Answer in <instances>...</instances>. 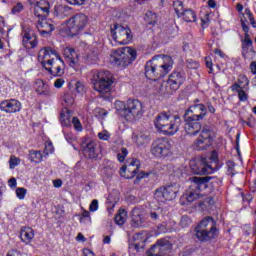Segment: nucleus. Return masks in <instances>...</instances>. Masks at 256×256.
I'll return each instance as SVG.
<instances>
[{"label":"nucleus","instance_id":"obj_46","mask_svg":"<svg viewBox=\"0 0 256 256\" xmlns=\"http://www.w3.org/2000/svg\"><path fill=\"white\" fill-rule=\"evenodd\" d=\"M189 225H191V218L188 216H183L180 220V226L182 229H185L186 227H189Z\"/></svg>","mask_w":256,"mask_h":256},{"label":"nucleus","instance_id":"obj_44","mask_svg":"<svg viewBox=\"0 0 256 256\" xmlns=\"http://www.w3.org/2000/svg\"><path fill=\"white\" fill-rule=\"evenodd\" d=\"M60 121L63 127H69V125H71V119L69 118V115L63 113L60 114Z\"/></svg>","mask_w":256,"mask_h":256},{"label":"nucleus","instance_id":"obj_12","mask_svg":"<svg viewBox=\"0 0 256 256\" xmlns=\"http://www.w3.org/2000/svg\"><path fill=\"white\" fill-rule=\"evenodd\" d=\"M150 151L154 157H169L171 155V143L167 138L156 139L152 143Z\"/></svg>","mask_w":256,"mask_h":256},{"label":"nucleus","instance_id":"obj_56","mask_svg":"<svg viewBox=\"0 0 256 256\" xmlns=\"http://www.w3.org/2000/svg\"><path fill=\"white\" fill-rule=\"evenodd\" d=\"M85 84L81 83V82H77L76 83V91L77 93H85Z\"/></svg>","mask_w":256,"mask_h":256},{"label":"nucleus","instance_id":"obj_14","mask_svg":"<svg viewBox=\"0 0 256 256\" xmlns=\"http://www.w3.org/2000/svg\"><path fill=\"white\" fill-rule=\"evenodd\" d=\"M172 247L173 246L169 240L160 239L150 248L149 254L150 256L171 255Z\"/></svg>","mask_w":256,"mask_h":256},{"label":"nucleus","instance_id":"obj_47","mask_svg":"<svg viewBox=\"0 0 256 256\" xmlns=\"http://www.w3.org/2000/svg\"><path fill=\"white\" fill-rule=\"evenodd\" d=\"M244 88L240 89L238 91V99L239 101L245 102L249 100V95H247V92H245V90H243Z\"/></svg>","mask_w":256,"mask_h":256},{"label":"nucleus","instance_id":"obj_50","mask_svg":"<svg viewBox=\"0 0 256 256\" xmlns=\"http://www.w3.org/2000/svg\"><path fill=\"white\" fill-rule=\"evenodd\" d=\"M23 11V4L21 2L17 3L13 8H12V13L13 15H19V13Z\"/></svg>","mask_w":256,"mask_h":256},{"label":"nucleus","instance_id":"obj_38","mask_svg":"<svg viewBox=\"0 0 256 256\" xmlns=\"http://www.w3.org/2000/svg\"><path fill=\"white\" fill-rule=\"evenodd\" d=\"M144 19L148 25H155V23H157V14L152 11H148Z\"/></svg>","mask_w":256,"mask_h":256},{"label":"nucleus","instance_id":"obj_11","mask_svg":"<svg viewBox=\"0 0 256 256\" xmlns=\"http://www.w3.org/2000/svg\"><path fill=\"white\" fill-rule=\"evenodd\" d=\"M211 145H213L211 130L204 126L198 138L193 142L192 149L194 151H207V148Z\"/></svg>","mask_w":256,"mask_h":256},{"label":"nucleus","instance_id":"obj_35","mask_svg":"<svg viewBox=\"0 0 256 256\" xmlns=\"http://www.w3.org/2000/svg\"><path fill=\"white\" fill-rule=\"evenodd\" d=\"M227 166V174L230 175L231 177H234V175H237V164H235L234 161L229 160L226 162Z\"/></svg>","mask_w":256,"mask_h":256},{"label":"nucleus","instance_id":"obj_8","mask_svg":"<svg viewBox=\"0 0 256 256\" xmlns=\"http://www.w3.org/2000/svg\"><path fill=\"white\" fill-rule=\"evenodd\" d=\"M110 31L112 39L116 43H119V45H129L133 41V33L131 32V28L127 26L114 24Z\"/></svg>","mask_w":256,"mask_h":256},{"label":"nucleus","instance_id":"obj_43","mask_svg":"<svg viewBox=\"0 0 256 256\" xmlns=\"http://www.w3.org/2000/svg\"><path fill=\"white\" fill-rule=\"evenodd\" d=\"M127 155H129V151H127V148H122L120 152L117 154L118 161H120V163H123Z\"/></svg>","mask_w":256,"mask_h":256},{"label":"nucleus","instance_id":"obj_62","mask_svg":"<svg viewBox=\"0 0 256 256\" xmlns=\"http://www.w3.org/2000/svg\"><path fill=\"white\" fill-rule=\"evenodd\" d=\"M83 255H84V256H95V253H93V251H91V249L85 248V249L83 250Z\"/></svg>","mask_w":256,"mask_h":256},{"label":"nucleus","instance_id":"obj_52","mask_svg":"<svg viewBox=\"0 0 256 256\" xmlns=\"http://www.w3.org/2000/svg\"><path fill=\"white\" fill-rule=\"evenodd\" d=\"M53 151H54L53 143L47 142V143L45 144L44 153H45L46 155H50V153H53Z\"/></svg>","mask_w":256,"mask_h":256},{"label":"nucleus","instance_id":"obj_49","mask_svg":"<svg viewBox=\"0 0 256 256\" xmlns=\"http://www.w3.org/2000/svg\"><path fill=\"white\" fill-rule=\"evenodd\" d=\"M27 195V189L25 188H17L16 189V196L18 197V199H25V196Z\"/></svg>","mask_w":256,"mask_h":256},{"label":"nucleus","instance_id":"obj_5","mask_svg":"<svg viewBox=\"0 0 256 256\" xmlns=\"http://www.w3.org/2000/svg\"><path fill=\"white\" fill-rule=\"evenodd\" d=\"M92 83L94 91H97L100 97H108L115 79L113 74L107 70H95L92 75Z\"/></svg>","mask_w":256,"mask_h":256},{"label":"nucleus","instance_id":"obj_25","mask_svg":"<svg viewBox=\"0 0 256 256\" xmlns=\"http://www.w3.org/2000/svg\"><path fill=\"white\" fill-rule=\"evenodd\" d=\"M83 153L88 159H99V155H101V148L97 146V143L89 142L84 147Z\"/></svg>","mask_w":256,"mask_h":256},{"label":"nucleus","instance_id":"obj_23","mask_svg":"<svg viewBox=\"0 0 256 256\" xmlns=\"http://www.w3.org/2000/svg\"><path fill=\"white\" fill-rule=\"evenodd\" d=\"M51 4L47 0H40L34 5V15L39 18H45L49 15Z\"/></svg>","mask_w":256,"mask_h":256},{"label":"nucleus","instance_id":"obj_16","mask_svg":"<svg viewBox=\"0 0 256 256\" xmlns=\"http://www.w3.org/2000/svg\"><path fill=\"white\" fill-rule=\"evenodd\" d=\"M184 120V131L187 133V135H199L201 130L203 129V126L201 125V120H197L195 118H190L189 116L183 115Z\"/></svg>","mask_w":256,"mask_h":256},{"label":"nucleus","instance_id":"obj_22","mask_svg":"<svg viewBox=\"0 0 256 256\" xmlns=\"http://www.w3.org/2000/svg\"><path fill=\"white\" fill-rule=\"evenodd\" d=\"M36 27L39 33L43 35V37H45V35H51V33L55 31V25H53V20L45 18H40Z\"/></svg>","mask_w":256,"mask_h":256},{"label":"nucleus","instance_id":"obj_27","mask_svg":"<svg viewBox=\"0 0 256 256\" xmlns=\"http://www.w3.org/2000/svg\"><path fill=\"white\" fill-rule=\"evenodd\" d=\"M35 237V231L29 226H25L20 231V239L26 245H29Z\"/></svg>","mask_w":256,"mask_h":256},{"label":"nucleus","instance_id":"obj_55","mask_svg":"<svg viewBox=\"0 0 256 256\" xmlns=\"http://www.w3.org/2000/svg\"><path fill=\"white\" fill-rule=\"evenodd\" d=\"M242 29L244 31V38L251 37L249 35V26L245 23V21L241 20Z\"/></svg>","mask_w":256,"mask_h":256},{"label":"nucleus","instance_id":"obj_36","mask_svg":"<svg viewBox=\"0 0 256 256\" xmlns=\"http://www.w3.org/2000/svg\"><path fill=\"white\" fill-rule=\"evenodd\" d=\"M154 199L158 201V203H165L167 201V198H165V192L163 190V187L158 188L154 193Z\"/></svg>","mask_w":256,"mask_h":256},{"label":"nucleus","instance_id":"obj_31","mask_svg":"<svg viewBox=\"0 0 256 256\" xmlns=\"http://www.w3.org/2000/svg\"><path fill=\"white\" fill-rule=\"evenodd\" d=\"M181 17H183L186 23H195L197 21V14L192 9L185 10Z\"/></svg>","mask_w":256,"mask_h":256},{"label":"nucleus","instance_id":"obj_33","mask_svg":"<svg viewBox=\"0 0 256 256\" xmlns=\"http://www.w3.org/2000/svg\"><path fill=\"white\" fill-rule=\"evenodd\" d=\"M29 159L31 163H41L43 161V154H41V151L30 150Z\"/></svg>","mask_w":256,"mask_h":256},{"label":"nucleus","instance_id":"obj_18","mask_svg":"<svg viewBox=\"0 0 256 256\" xmlns=\"http://www.w3.org/2000/svg\"><path fill=\"white\" fill-rule=\"evenodd\" d=\"M185 83V73L183 72H172L166 82L167 87L171 91H178L179 87Z\"/></svg>","mask_w":256,"mask_h":256},{"label":"nucleus","instance_id":"obj_13","mask_svg":"<svg viewBox=\"0 0 256 256\" xmlns=\"http://www.w3.org/2000/svg\"><path fill=\"white\" fill-rule=\"evenodd\" d=\"M190 167L196 175H211L215 171L213 164H210L207 158H201L197 161L192 160Z\"/></svg>","mask_w":256,"mask_h":256},{"label":"nucleus","instance_id":"obj_59","mask_svg":"<svg viewBox=\"0 0 256 256\" xmlns=\"http://www.w3.org/2000/svg\"><path fill=\"white\" fill-rule=\"evenodd\" d=\"M246 17L249 19L250 25H252V27H254V29H255L256 22H255V18L253 17V13L247 14Z\"/></svg>","mask_w":256,"mask_h":256},{"label":"nucleus","instance_id":"obj_29","mask_svg":"<svg viewBox=\"0 0 256 256\" xmlns=\"http://www.w3.org/2000/svg\"><path fill=\"white\" fill-rule=\"evenodd\" d=\"M114 105L118 115H120V117H123L124 119H127V101L125 103L118 100L115 102Z\"/></svg>","mask_w":256,"mask_h":256},{"label":"nucleus","instance_id":"obj_30","mask_svg":"<svg viewBox=\"0 0 256 256\" xmlns=\"http://www.w3.org/2000/svg\"><path fill=\"white\" fill-rule=\"evenodd\" d=\"M166 201H173L177 197V188L175 186L162 187Z\"/></svg>","mask_w":256,"mask_h":256},{"label":"nucleus","instance_id":"obj_26","mask_svg":"<svg viewBox=\"0 0 256 256\" xmlns=\"http://www.w3.org/2000/svg\"><path fill=\"white\" fill-rule=\"evenodd\" d=\"M132 141L138 146V147H143V145H147L149 141H151V138L149 136V132H137L133 133L132 135Z\"/></svg>","mask_w":256,"mask_h":256},{"label":"nucleus","instance_id":"obj_20","mask_svg":"<svg viewBox=\"0 0 256 256\" xmlns=\"http://www.w3.org/2000/svg\"><path fill=\"white\" fill-rule=\"evenodd\" d=\"M21 107V102L16 99L4 100L0 103V110L4 113H19Z\"/></svg>","mask_w":256,"mask_h":256},{"label":"nucleus","instance_id":"obj_63","mask_svg":"<svg viewBox=\"0 0 256 256\" xmlns=\"http://www.w3.org/2000/svg\"><path fill=\"white\" fill-rule=\"evenodd\" d=\"M6 256H21V252L18 250H12L11 252H8Z\"/></svg>","mask_w":256,"mask_h":256},{"label":"nucleus","instance_id":"obj_42","mask_svg":"<svg viewBox=\"0 0 256 256\" xmlns=\"http://www.w3.org/2000/svg\"><path fill=\"white\" fill-rule=\"evenodd\" d=\"M208 159V163L210 165H213V163H215V165H217V162L219 161V154L217 153V151H212L211 155Z\"/></svg>","mask_w":256,"mask_h":256},{"label":"nucleus","instance_id":"obj_60","mask_svg":"<svg viewBox=\"0 0 256 256\" xmlns=\"http://www.w3.org/2000/svg\"><path fill=\"white\" fill-rule=\"evenodd\" d=\"M241 89H243V86L239 83H234L232 86H231V90L232 91H237V93H239V91H241Z\"/></svg>","mask_w":256,"mask_h":256},{"label":"nucleus","instance_id":"obj_61","mask_svg":"<svg viewBox=\"0 0 256 256\" xmlns=\"http://www.w3.org/2000/svg\"><path fill=\"white\" fill-rule=\"evenodd\" d=\"M8 185L11 188L17 187V179L15 178H10L8 181Z\"/></svg>","mask_w":256,"mask_h":256},{"label":"nucleus","instance_id":"obj_40","mask_svg":"<svg viewBox=\"0 0 256 256\" xmlns=\"http://www.w3.org/2000/svg\"><path fill=\"white\" fill-rule=\"evenodd\" d=\"M255 49H247V50H242V57L244 59H247L248 61H251L252 59L255 58Z\"/></svg>","mask_w":256,"mask_h":256},{"label":"nucleus","instance_id":"obj_6","mask_svg":"<svg viewBox=\"0 0 256 256\" xmlns=\"http://www.w3.org/2000/svg\"><path fill=\"white\" fill-rule=\"evenodd\" d=\"M195 236L202 242H207L215 239L219 235L217 229V221L213 217H204L194 229Z\"/></svg>","mask_w":256,"mask_h":256},{"label":"nucleus","instance_id":"obj_15","mask_svg":"<svg viewBox=\"0 0 256 256\" xmlns=\"http://www.w3.org/2000/svg\"><path fill=\"white\" fill-rule=\"evenodd\" d=\"M184 116L203 121L207 117V107L204 104H193L185 111Z\"/></svg>","mask_w":256,"mask_h":256},{"label":"nucleus","instance_id":"obj_41","mask_svg":"<svg viewBox=\"0 0 256 256\" xmlns=\"http://www.w3.org/2000/svg\"><path fill=\"white\" fill-rule=\"evenodd\" d=\"M238 84L242 86V89H247L249 87V78L245 74H240L238 76Z\"/></svg>","mask_w":256,"mask_h":256},{"label":"nucleus","instance_id":"obj_2","mask_svg":"<svg viewBox=\"0 0 256 256\" xmlns=\"http://www.w3.org/2000/svg\"><path fill=\"white\" fill-rule=\"evenodd\" d=\"M38 61L42 67L53 77H63L65 75V62L51 47L42 48L38 54Z\"/></svg>","mask_w":256,"mask_h":256},{"label":"nucleus","instance_id":"obj_21","mask_svg":"<svg viewBox=\"0 0 256 256\" xmlns=\"http://www.w3.org/2000/svg\"><path fill=\"white\" fill-rule=\"evenodd\" d=\"M22 43L26 49H35L37 47V35L30 29L22 32Z\"/></svg>","mask_w":256,"mask_h":256},{"label":"nucleus","instance_id":"obj_28","mask_svg":"<svg viewBox=\"0 0 256 256\" xmlns=\"http://www.w3.org/2000/svg\"><path fill=\"white\" fill-rule=\"evenodd\" d=\"M144 223H145V218L143 217L141 210L139 209L132 210V220H131L132 227H135V228L143 227Z\"/></svg>","mask_w":256,"mask_h":256},{"label":"nucleus","instance_id":"obj_48","mask_svg":"<svg viewBox=\"0 0 256 256\" xmlns=\"http://www.w3.org/2000/svg\"><path fill=\"white\" fill-rule=\"evenodd\" d=\"M72 124L74 125V129L76 131H83V126L81 125V121L79 120V118H72Z\"/></svg>","mask_w":256,"mask_h":256},{"label":"nucleus","instance_id":"obj_34","mask_svg":"<svg viewBox=\"0 0 256 256\" xmlns=\"http://www.w3.org/2000/svg\"><path fill=\"white\" fill-rule=\"evenodd\" d=\"M67 11H71V7L66 5L55 6V13L57 17H65L67 16Z\"/></svg>","mask_w":256,"mask_h":256},{"label":"nucleus","instance_id":"obj_53","mask_svg":"<svg viewBox=\"0 0 256 256\" xmlns=\"http://www.w3.org/2000/svg\"><path fill=\"white\" fill-rule=\"evenodd\" d=\"M97 209H99V201L97 199L92 200L90 206H89V210L92 212L97 211Z\"/></svg>","mask_w":256,"mask_h":256},{"label":"nucleus","instance_id":"obj_19","mask_svg":"<svg viewBox=\"0 0 256 256\" xmlns=\"http://www.w3.org/2000/svg\"><path fill=\"white\" fill-rule=\"evenodd\" d=\"M63 55L69 67H72V69H77L79 67V54H77L74 48L66 47Z\"/></svg>","mask_w":256,"mask_h":256},{"label":"nucleus","instance_id":"obj_17","mask_svg":"<svg viewBox=\"0 0 256 256\" xmlns=\"http://www.w3.org/2000/svg\"><path fill=\"white\" fill-rule=\"evenodd\" d=\"M141 167V163L138 159H132L128 162L127 165L122 166L120 168V175L125 179H133L137 173H139V169Z\"/></svg>","mask_w":256,"mask_h":256},{"label":"nucleus","instance_id":"obj_3","mask_svg":"<svg viewBox=\"0 0 256 256\" xmlns=\"http://www.w3.org/2000/svg\"><path fill=\"white\" fill-rule=\"evenodd\" d=\"M212 183H217V185H221L223 183V178L217 177H199L194 176L191 178V185L186 191V201L188 203H193V201H197V199H201L203 197V191L207 189V183L211 181Z\"/></svg>","mask_w":256,"mask_h":256},{"label":"nucleus","instance_id":"obj_4","mask_svg":"<svg viewBox=\"0 0 256 256\" xmlns=\"http://www.w3.org/2000/svg\"><path fill=\"white\" fill-rule=\"evenodd\" d=\"M154 126L157 131L164 135H175L181 127V117L168 112H162L154 119Z\"/></svg>","mask_w":256,"mask_h":256},{"label":"nucleus","instance_id":"obj_10","mask_svg":"<svg viewBox=\"0 0 256 256\" xmlns=\"http://www.w3.org/2000/svg\"><path fill=\"white\" fill-rule=\"evenodd\" d=\"M126 108V121L141 119V117H143V113H145L143 103L137 99H128Z\"/></svg>","mask_w":256,"mask_h":256},{"label":"nucleus","instance_id":"obj_51","mask_svg":"<svg viewBox=\"0 0 256 256\" xmlns=\"http://www.w3.org/2000/svg\"><path fill=\"white\" fill-rule=\"evenodd\" d=\"M66 106L73 105L75 103V99H73V96L66 94L63 99Z\"/></svg>","mask_w":256,"mask_h":256},{"label":"nucleus","instance_id":"obj_24","mask_svg":"<svg viewBox=\"0 0 256 256\" xmlns=\"http://www.w3.org/2000/svg\"><path fill=\"white\" fill-rule=\"evenodd\" d=\"M34 89L37 95H41L42 97H51V95H53L49 84L41 79L35 81Z\"/></svg>","mask_w":256,"mask_h":256},{"label":"nucleus","instance_id":"obj_45","mask_svg":"<svg viewBox=\"0 0 256 256\" xmlns=\"http://www.w3.org/2000/svg\"><path fill=\"white\" fill-rule=\"evenodd\" d=\"M19 163H21V159L15 156L10 157V160H9L10 169H15L17 165H19Z\"/></svg>","mask_w":256,"mask_h":256},{"label":"nucleus","instance_id":"obj_1","mask_svg":"<svg viewBox=\"0 0 256 256\" xmlns=\"http://www.w3.org/2000/svg\"><path fill=\"white\" fill-rule=\"evenodd\" d=\"M173 69V58L167 55L154 56L145 65V76L147 79L154 81L158 93H165L163 82L158 81L161 77H165L169 71ZM158 81V82H157Z\"/></svg>","mask_w":256,"mask_h":256},{"label":"nucleus","instance_id":"obj_7","mask_svg":"<svg viewBox=\"0 0 256 256\" xmlns=\"http://www.w3.org/2000/svg\"><path fill=\"white\" fill-rule=\"evenodd\" d=\"M89 22V18L87 15L83 13L76 14L69 18L66 23V31L70 37H75V35H79L85 27H87V23Z\"/></svg>","mask_w":256,"mask_h":256},{"label":"nucleus","instance_id":"obj_58","mask_svg":"<svg viewBox=\"0 0 256 256\" xmlns=\"http://www.w3.org/2000/svg\"><path fill=\"white\" fill-rule=\"evenodd\" d=\"M70 5H85V0H66Z\"/></svg>","mask_w":256,"mask_h":256},{"label":"nucleus","instance_id":"obj_39","mask_svg":"<svg viewBox=\"0 0 256 256\" xmlns=\"http://www.w3.org/2000/svg\"><path fill=\"white\" fill-rule=\"evenodd\" d=\"M241 43H242V50L255 49L253 47V40L251 39V37L243 38L241 40Z\"/></svg>","mask_w":256,"mask_h":256},{"label":"nucleus","instance_id":"obj_32","mask_svg":"<svg viewBox=\"0 0 256 256\" xmlns=\"http://www.w3.org/2000/svg\"><path fill=\"white\" fill-rule=\"evenodd\" d=\"M114 221L116 225H125V222L127 221V212L125 209H120L118 213L116 214Z\"/></svg>","mask_w":256,"mask_h":256},{"label":"nucleus","instance_id":"obj_37","mask_svg":"<svg viewBox=\"0 0 256 256\" xmlns=\"http://www.w3.org/2000/svg\"><path fill=\"white\" fill-rule=\"evenodd\" d=\"M174 11L178 17H181L184 13L185 10L183 9V2L180 0H176L173 3Z\"/></svg>","mask_w":256,"mask_h":256},{"label":"nucleus","instance_id":"obj_64","mask_svg":"<svg viewBox=\"0 0 256 256\" xmlns=\"http://www.w3.org/2000/svg\"><path fill=\"white\" fill-rule=\"evenodd\" d=\"M250 70H251V73H252L253 75H256V62H255V61L251 62V64H250Z\"/></svg>","mask_w":256,"mask_h":256},{"label":"nucleus","instance_id":"obj_57","mask_svg":"<svg viewBox=\"0 0 256 256\" xmlns=\"http://www.w3.org/2000/svg\"><path fill=\"white\" fill-rule=\"evenodd\" d=\"M109 134L107 131H103V132H100L98 133V138L101 139L102 141H107L109 140Z\"/></svg>","mask_w":256,"mask_h":256},{"label":"nucleus","instance_id":"obj_9","mask_svg":"<svg viewBox=\"0 0 256 256\" xmlns=\"http://www.w3.org/2000/svg\"><path fill=\"white\" fill-rule=\"evenodd\" d=\"M135 59H137V50L132 47H124L118 51L114 62L118 67H129Z\"/></svg>","mask_w":256,"mask_h":256},{"label":"nucleus","instance_id":"obj_54","mask_svg":"<svg viewBox=\"0 0 256 256\" xmlns=\"http://www.w3.org/2000/svg\"><path fill=\"white\" fill-rule=\"evenodd\" d=\"M63 85H65V79H63V78H58L54 82V87L56 89H61V87H63Z\"/></svg>","mask_w":256,"mask_h":256}]
</instances>
